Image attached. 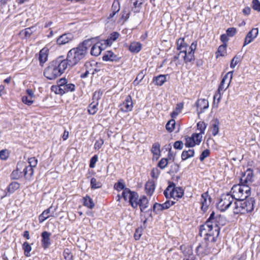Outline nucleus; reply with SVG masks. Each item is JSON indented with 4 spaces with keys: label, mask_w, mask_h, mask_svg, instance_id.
<instances>
[{
    "label": "nucleus",
    "mask_w": 260,
    "mask_h": 260,
    "mask_svg": "<svg viewBox=\"0 0 260 260\" xmlns=\"http://www.w3.org/2000/svg\"><path fill=\"white\" fill-rule=\"evenodd\" d=\"M213 212L207 221L200 226V233L205 236L202 241L196 248L198 255L203 256L213 252L215 242L219 234L220 225H223V218L220 215L215 216Z\"/></svg>",
    "instance_id": "obj_1"
},
{
    "label": "nucleus",
    "mask_w": 260,
    "mask_h": 260,
    "mask_svg": "<svg viewBox=\"0 0 260 260\" xmlns=\"http://www.w3.org/2000/svg\"><path fill=\"white\" fill-rule=\"evenodd\" d=\"M177 49L179 53L174 56V61L181 58L187 63L194 60V51L197 48V42H193L190 46H188L184 42V38H180L176 42Z\"/></svg>",
    "instance_id": "obj_2"
},
{
    "label": "nucleus",
    "mask_w": 260,
    "mask_h": 260,
    "mask_svg": "<svg viewBox=\"0 0 260 260\" xmlns=\"http://www.w3.org/2000/svg\"><path fill=\"white\" fill-rule=\"evenodd\" d=\"M90 43V40H85L77 47L72 48L68 52L66 59L68 61V66H75L85 57L87 49L91 45Z\"/></svg>",
    "instance_id": "obj_3"
},
{
    "label": "nucleus",
    "mask_w": 260,
    "mask_h": 260,
    "mask_svg": "<svg viewBox=\"0 0 260 260\" xmlns=\"http://www.w3.org/2000/svg\"><path fill=\"white\" fill-rule=\"evenodd\" d=\"M68 67V61L60 57L49 64L45 70L44 75L47 79L54 80L63 74Z\"/></svg>",
    "instance_id": "obj_4"
},
{
    "label": "nucleus",
    "mask_w": 260,
    "mask_h": 260,
    "mask_svg": "<svg viewBox=\"0 0 260 260\" xmlns=\"http://www.w3.org/2000/svg\"><path fill=\"white\" fill-rule=\"evenodd\" d=\"M250 191L249 186L241 184L234 185L229 193L234 200H237L247 198L250 195Z\"/></svg>",
    "instance_id": "obj_5"
},
{
    "label": "nucleus",
    "mask_w": 260,
    "mask_h": 260,
    "mask_svg": "<svg viewBox=\"0 0 260 260\" xmlns=\"http://www.w3.org/2000/svg\"><path fill=\"white\" fill-rule=\"evenodd\" d=\"M233 71L229 72L222 78L218 89V92L214 95V104L215 99L217 98V104L219 102L221 98V92L224 91L229 86L233 77Z\"/></svg>",
    "instance_id": "obj_6"
},
{
    "label": "nucleus",
    "mask_w": 260,
    "mask_h": 260,
    "mask_svg": "<svg viewBox=\"0 0 260 260\" xmlns=\"http://www.w3.org/2000/svg\"><path fill=\"white\" fill-rule=\"evenodd\" d=\"M164 194L167 199L172 198L178 200L184 194L183 189L179 187H175L174 183L170 184L164 191Z\"/></svg>",
    "instance_id": "obj_7"
},
{
    "label": "nucleus",
    "mask_w": 260,
    "mask_h": 260,
    "mask_svg": "<svg viewBox=\"0 0 260 260\" xmlns=\"http://www.w3.org/2000/svg\"><path fill=\"white\" fill-rule=\"evenodd\" d=\"M234 200L229 193L223 194L217 204V207L221 211H225L231 206Z\"/></svg>",
    "instance_id": "obj_8"
},
{
    "label": "nucleus",
    "mask_w": 260,
    "mask_h": 260,
    "mask_svg": "<svg viewBox=\"0 0 260 260\" xmlns=\"http://www.w3.org/2000/svg\"><path fill=\"white\" fill-rule=\"evenodd\" d=\"M253 181V171L248 169L244 172L240 179V183L244 186H249Z\"/></svg>",
    "instance_id": "obj_9"
},
{
    "label": "nucleus",
    "mask_w": 260,
    "mask_h": 260,
    "mask_svg": "<svg viewBox=\"0 0 260 260\" xmlns=\"http://www.w3.org/2000/svg\"><path fill=\"white\" fill-rule=\"evenodd\" d=\"M120 110L124 112H127L132 110L133 104L132 98L127 95L124 101L119 106Z\"/></svg>",
    "instance_id": "obj_10"
},
{
    "label": "nucleus",
    "mask_w": 260,
    "mask_h": 260,
    "mask_svg": "<svg viewBox=\"0 0 260 260\" xmlns=\"http://www.w3.org/2000/svg\"><path fill=\"white\" fill-rule=\"evenodd\" d=\"M197 111L198 114H200L207 109L209 107V102L206 99H201L198 100L196 103Z\"/></svg>",
    "instance_id": "obj_11"
},
{
    "label": "nucleus",
    "mask_w": 260,
    "mask_h": 260,
    "mask_svg": "<svg viewBox=\"0 0 260 260\" xmlns=\"http://www.w3.org/2000/svg\"><path fill=\"white\" fill-rule=\"evenodd\" d=\"M55 211V209H53L52 206H50L48 209L45 210L39 216V222H43L50 217H54Z\"/></svg>",
    "instance_id": "obj_12"
},
{
    "label": "nucleus",
    "mask_w": 260,
    "mask_h": 260,
    "mask_svg": "<svg viewBox=\"0 0 260 260\" xmlns=\"http://www.w3.org/2000/svg\"><path fill=\"white\" fill-rule=\"evenodd\" d=\"M258 34V29L257 28H253L247 34L244 42L243 47L251 43Z\"/></svg>",
    "instance_id": "obj_13"
},
{
    "label": "nucleus",
    "mask_w": 260,
    "mask_h": 260,
    "mask_svg": "<svg viewBox=\"0 0 260 260\" xmlns=\"http://www.w3.org/2000/svg\"><path fill=\"white\" fill-rule=\"evenodd\" d=\"M120 58V56L112 51H106L103 56V60L105 61L118 62Z\"/></svg>",
    "instance_id": "obj_14"
},
{
    "label": "nucleus",
    "mask_w": 260,
    "mask_h": 260,
    "mask_svg": "<svg viewBox=\"0 0 260 260\" xmlns=\"http://www.w3.org/2000/svg\"><path fill=\"white\" fill-rule=\"evenodd\" d=\"M106 48L105 44L101 41L92 46L90 53L92 55L98 56L101 54L102 51Z\"/></svg>",
    "instance_id": "obj_15"
},
{
    "label": "nucleus",
    "mask_w": 260,
    "mask_h": 260,
    "mask_svg": "<svg viewBox=\"0 0 260 260\" xmlns=\"http://www.w3.org/2000/svg\"><path fill=\"white\" fill-rule=\"evenodd\" d=\"M51 234L47 231H44L41 234V244L44 249L48 248L51 245L50 236Z\"/></svg>",
    "instance_id": "obj_16"
},
{
    "label": "nucleus",
    "mask_w": 260,
    "mask_h": 260,
    "mask_svg": "<svg viewBox=\"0 0 260 260\" xmlns=\"http://www.w3.org/2000/svg\"><path fill=\"white\" fill-rule=\"evenodd\" d=\"M235 207L233 209V212L234 214H245L246 210L244 209L243 199L241 200H237L234 203Z\"/></svg>",
    "instance_id": "obj_17"
},
{
    "label": "nucleus",
    "mask_w": 260,
    "mask_h": 260,
    "mask_svg": "<svg viewBox=\"0 0 260 260\" xmlns=\"http://www.w3.org/2000/svg\"><path fill=\"white\" fill-rule=\"evenodd\" d=\"M73 38V34L71 33L64 34L57 39V43L59 45H64L71 41Z\"/></svg>",
    "instance_id": "obj_18"
},
{
    "label": "nucleus",
    "mask_w": 260,
    "mask_h": 260,
    "mask_svg": "<svg viewBox=\"0 0 260 260\" xmlns=\"http://www.w3.org/2000/svg\"><path fill=\"white\" fill-rule=\"evenodd\" d=\"M200 202L202 204L201 209L204 212H205L207 210L211 202L210 198L209 197L207 192L202 194Z\"/></svg>",
    "instance_id": "obj_19"
},
{
    "label": "nucleus",
    "mask_w": 260,
    "mask_h": 260,
    "mask_svg": "<svg viewBox=\"0 0 260 260\" xmlns=\"http://www.w3.org/2000/svg\"><path fill=\"white\" fill-rule=\"evenodd\" d=\"M120 36V34L116 31L112 32L106 40H102L106 47L111 46Z\"/></svg>",
    "instance_id": "obj_20"
},
{
    "label": "nucleus",
    "mask_w": 260,
    "mask_h": 260,
    "mask_svg": "<svg viewBox=\"0 0 260 260\" xmlns=\"http://www.w3.org/2000/svg\"><path fill=\"white\" fill-rule=\"evenodd\" d=\"M254 203L255 201L253 198H250L245 200L243 199L244 207L246 213L251 212L253 210Z\"/></svg>",
    "instance_id": "obj_21"
},
{
    "label": "nucleus",
    "mask_w": 260,
    "mask_h": 260,
    "mask_svg": "<svg viewBox=\"0 0 260 260\" xmlns=\"http://www.w3.org/2000/svg\"><path fill=\"white\" fill-rule=\"evenodd\" d=\"M145 188L146 193L149 196H151L153 193L155 188L154 181L148 180L145 184Z\"/></svg>",
    "instance_id": "obj_22"
},
{
    "label": "nucleus",
    "mask_w": 260,
    "mask_h": 260,
    "mask_svg": "<svg viewBox=\"0 0 260 260\" xmlns=\"http://www.w3.org/2000/svg\"><path fill=\"white\" fill-rule=\"evenodd\" d=\"M184 258L183 260H195V256L194 255L192 249L190 247H187L183 251Z\"/></svg>",
    "instance_id": "obj_23"
},
{
    "label": "nucleus",
    "mask_w": 260,
    "mask_h": 260,
    "mask_svg": "<svg viewBox=\"0 0 260 260\" xmlns=\"http://www.w3.org/2000/svg\"><path fill=\"white\" fill-rule=\"evenodd\" d=\"M75 86L74 84L68 83L67 82L62 88L58 89V92L57 93L63 94L66 92L73 91L75 90Z\"/></svg>",
    "instance_id": "obj_24"
},
{
    "label": "nucleus",
    "mask_w": 260,
    "mask_h": 260,
    "mask_svg": "<svg viewBox=\"0 0 260 260\" xmlns=\"http://www.w3.org/2000/svg\"><path fill=\"white\" fill-rule=\"evenodd\" d=\"M23 172L25 179L30 180L34 175V169L27 166H25Z\"/></svg>",
    "instance_id": "obj_25"
},
{
    "label": "nucleus",
    "mask_w": 260,
    "mask_h": 260,
    "mask_svg": "<svg viewBox=\"0 0 260 260\" xmlns=\"http://www.w3.org/2000/svg\"><path fill=\"white\" fill-rule=\"evenodd\" d=\"M139 196L137 192L134 191L133 195L131 196V199L129 202L130 205L134 208H136L138 207L139 204Z\"/></svg>",
    "instance_id": "obj_26"
},
{
    "label": "nucleus",
    "mask_w": 260,
    "mask_h": 260,
    "mask_svg": "<svg viewBox=\"0 0 260 260\" xmlns=\"http://www.w3.org/2000/svg\"><path fill=\"white\" fill-rule=\"evenodd\" d=\"M194 154V151L193 149L184 150L182 151L181 154V159L182 160H185L188 158L193 157Z\"/></svg>",
    "instance_id": "obj_27"
},
{
    "label": "nucleus",
    "mask_w": 260,
    "mask_h": 260,
    "mask_svg": "<svg viewBox=\"0 0 260 260\" xmlns=\"http://www.w3.org/2000/svg\"><path fill=\"white\" fill-rule=\"evenodd\" d=\"M138 203L141 211H143L148 207V200L146 197L143 196L139 199Z\"/></svg>",
    "instance_id": "obj_28"
},
{
    "label": "nucleus",
    "mask_w": 260,
    "mask_h": 260,
    "mask_svg": "<svg viewBox=\"0 0 260 260\" xmlns=\"http://www.w3.org/2000/svg\"><path fill=\"white\" fill-rule=\"evenodd\" d=\"M46 52L47 50L45 49H43L40 51L39 60L41 66H43L47 59L48 54Z\"/></svg>",
    "instance_id": "obj_29"
},
{
    "label": "nucleus",
    "mask_w": 260,
    "mask_h": 260,
    "mask_svg": "<svg viewBox=\"0 0 260 260\" xmlns=\"http://www.w3.org/2000/svg\"><path fill=\"white\" fill-rule=\"evenodd\" d=\"M141 44L138 42L132 43L129 47V50L134 53H138L141 49Z\"/></svg>",
    "instance_id": "obj_30"
},
{
    "label": "nucleus",
    "mask_w": 260,
    "mask_h": 260,
    "mask_svg": "<svg viewBox=\"0 0 260 260\" xmlns=\"http://www.w3.org/2000/svg\"><path fill=\"white\" fill-rule=\"evenodd\" d=\"M167 76V75H160L154 78L153 81L155 82L156 85L161 86L166 81Z\"/></svg>",
    "instance_id": "obj_31"
},
{
    "label": "nucleus",
    "mask_w": 260,
    "mask_h": 260,
    "mask_svg": "<svg viewBox=\"0 0 260 260\" xmlns=\"http://www.w3.org/2000/svg\"><path fill=\"white\" fill-rule=\"evenodd\" d=\"M133 192L134 191H131L128 188H126L123 190L121 196L125 201H128L129 202Z\"/></svg>",
    "instance_id": "obj_32"
},
{
    "label": "nucleus",
    "mask_w": 260,
    "mask_h": 260,
    "mask_svg": "<svg viewBox=\"0 0 260 260\" xmlns=\"http://www.w3.org/2000/svg\"><path fill=\"white\" fill-rule=\"evenodd\" d=\"M83 205L88 208L92 209L94 207V204L92 199L89 196H86L83 198Z\"/></svg>",
    "instance_id": "obj_33"
},
{
    "label": "nucleus",
    "mask_w": 260,
    "mask_h": 260,
    "mask_svg": "<svg viewBox=\"0 0 260 260\" xmlns=\"http://www.w3.org/2000/svg\"><path fill=\"white\" fill-rule=\"evenodd\" d=\"M226 44H223L219 46L217 52H216V57L218 58L219 56H223L226 53Z\"/></svg>",
    "instance_id": "obj_34"
},
{
    "label": "nucleus",
    "mask_w": 260,
    "mask_h": 260,
    "mask_svg": "<svg viewBox=\"0 0 260 260\" xmlns=\"http://www.w3.org/2000/svg\"><path fill=\"white\" fill-rule=\"evenodd\" d=\"M22 249L24 250V254L25 256L27 257L30 256V252L31 250V247L28 242H25L23 243L22 245Z\"/></svg>",
    "instance_id": "obj_35"
},
{
    "label": "nucleus",
    "mask_w": 260,
    "mask_h": 260,
    "mask_svg": "<svg viewBox=\"0 0 260 260\" xmlns=\"http://www.w3.org/2000/svg\"><path fill=\"white\" fill-rule=\"evenodd\" d=\"M98 103H92L88 106V111L90 114L94 115L98 111Z\"/></svg>",
    "instance_id": "obj_36"
},
{
    "label": "nucleus",
    "mask_w": 260,
    "mask_h": 260,
    "mask_svg": "<svg viewBox=\"0 0 260 260\" xmlns=\"http://www.w3.org/2000/svg\"><path fill=\"white\" fill-rule=\"evenodd\" d=\"M211 131L213 136H216L219 131V122L217 120L214 121L211 125Z\"/></svg>",
    "instance_id": "obj_37"
},
{
    "label": "nucleus",
    "mask_w": 260,
    "mask_h": 260,
    "mask_svg": "<svg viewBox=\"0 0 260 260\" xmlns=\"http://www.w3.org/2000/svg\"><path fill=\"white\" fill-rule=\"evenodd\" d=\"M19 188V184L17 182H14L11 183L8 187V191L10 193L14 192L15 190Z\"/></svg>",
    "instance_id": "obj_38"
},
{
    "label": "nucleus",
    "mask_w": 260,
    "mask_h": 260,
    "mask_svg": "<svg viewBox=\"0 0 260 260\" xmlns=\"http://www.w3.org/2000/svg\"><path fill=\"white\" fill-rule=\"evenodd\" d=\"M145 75V71L144 70L141 71L137 75L136 79L134 81L133 83L134 85H138L140 82L144 78Z\"/></svg>",
    "instance_id": "obj_39"
},
{
    "label": "nucleus",
    "mask_w": 260,
    "mask_h": 260,
    "mask_svg": "<svg viewBox=\"0 0 260 260\" xmlns=\"http://www.w3.org/2000/svg\"><path fill=\"white\" fill-rule=\"evenodd\" d=\"M21 176L22 172L18 167L15 170H14L11 174V177L13 179H18Z\"/></svg>",
    "instance_id": "obj_40"
},
{
    "label": "nucleus",
    "mask_w": 260,
    "mask_h": 260,
    "mask_svg": "<svg viewBox=\"0 0 260 260\" xmlns=\"http://www.w3.org/2000/svg\"><path fill=\"white\" fill-rule=\"evenodd\" d=\"M90 184L92 189L99 188L102 186V183L99 181H97L96 179L94 178L91 179Z\"/></svg>",
    "instance_id": "obj_41"
},
{
    "label": "nucleus",
    "mask_w": 260,
    "mask_h": 260,
    "mask_svg": "<svg viewBox=\"0 0 260 260\" xmlns=\"http://www.w3.org/2000/svg\"><path fill=\"white\" fill-rule=\"evenodd\" d=\"M196 145L194 141L193 137H187L185 138V145L187 147H192Z\"/></svg>",
    "instance_id": "obj_42"
},
{
    "label": "nucleus",
    "mask_w": 260,
    "mask_h": 260,
    "mask_svg": "<svg viewBox=\"0 0 260 260\" xmlns=\"http://www.w3.org/2000/svg\"><path fill=\"white\" fill-rule=\"evenodd\" d=\"M175 125V121L174 119L169 120L166 125V129L170 132H172L174 129Z\"/></svg>",
    "instance_id": "obj_43"
},
{
    "label": "nucleus",
    "mask_w": 260,
    "mask_h": 260,
    "mask_svg": "<svg viewBox=\"0 0 260 260\" xmlns=\"http://www.w3.org/2000/svg\"><path fill=\"white\" fill-rule=\"evenodd\" d=\"M144 0H132V3L135 7V12H139V9L141 7V5L143 3Z\"/></svg>",
    "instance_id": "obj_44"
},
{
    "label": "nucleus",
    "mask_w": 260,
    "mask_h": 260,
    "mask_svg": "<svg viewBox=\"0 0 260 260\" xmlns=\"http://www.w3.org/2000/svg\"><path fill=\"white\" fill-rule=\"evenodd\" d=\"M27 162L29 164L28 166L34 169L38 164V159L35 157H30L28 158Z\"/></svg>",
    "instance_id": "obj_45"
},
{
    "label": "nucleus",
    "mask_w": 260,
    "mask_h": 260,
    "mask_svg": "<svg viewBox=\"0 0 260 260\" xmlns=\"http://www.w3.org/2000/svg\"><path fill=\"white\" fill-rule=\"evenodd\" d=\"M151 151L154 155H159L160 153V144L158 143H155L152 146Z\"/></svg>",
    "instance_id": "obj_46"
},
{
    "label": "nucleus",
    "mask_w": 260,
    "mask_h": 260,
    "mask_svg": "<svg viewBox=\"0 0 260 260\" xmlns=\"http://www.w3.org/2000/svg\"><path fill=\"white\" fill-rule=\"evenodd\" d=\"M207 125L203 121H200L197 123V128L200 131V134H204Z\"/></svg>",
    "instance_id": "obj_47"
},
{
    "label": "nucleus",
    "mask_w": 260,
    "mask_h": 260,
    "mask_svg": "<svg viewBox=\"0 0 260 260\" xmlns=\"http://www.w3.org/2000/svg\"><path fill=\"white\" fill-rule=\"evenodd\" d=\"M114 187V188L118 191L121 190H124V189L126 188L122 180H120L117 183H115Z\"/></svg>",
    "instance_id": "obj_48"
},
{
    "label": "nucleus",
    "mask_w": 260,
    "mask_h": 260,
    "mask_svg": "<svg viewBox=\"0 0 260 260\" xmlns=\"http://www.w3.org/2000/svg\"><path fill=\"white\" fill-rule=\"evenodd\" d=\"M202 134H193L192 135V137H193V140L196 145H199L201 142L202 139Z\"/></svg>",
    "instance_id": "obj_49"
},
{
    "label": "nucleus",
    "mask_w": 260,
    "mask_h": 260,
    "mask_svg": "<svg viewBox=\"0 0 260 260\" xmlns=\"http://www.w3.org/2000/svg\"><path fill=\"white\" fill-rule=\"evenodd\" d=\"M153 211L155 213H157L163 210H165L162 204L155 203L153 207Z\"/></svg>",
    "instance_id": "obj_50"
},
{
    "label": "nucleus",
    "mask_w": 260,
    "mask_h": 260,
    "mask_svg": "<svg viewBox=\"0 0 260 260\" xmlns=\"http://www.w3.org/2000/svg\"><path fill=\"white\" fill-rule=\"evenodd\" d=\"M63 255L65 260H71L73 256L69 249H66L64 250Z\"/></svg>",
    "instance_id": "obj_51"
},
{
    "label": "nucleus",
    "mask_w": 260,
    "mask_h": 260,
    "mask_svg": "<svg viewBox=\"0 0 260 260\" xmlns=\"http://www.w3.org/2000/svg\"><path fill=\"white\" fill-rule=\"evenodd\" d=\"M160 172L157 168H153L151 170L150 175L151 177L157 179L159 175Z\"/></svg>",
    "instance_id": "obj_52"
},
{
    "label": "nucleus",
    "mask_w": 260,
    "mask_h": 260,
    "mask_svg": "<svg viewBox=\"0 0 260 260\" xmlns=\"http://www.w3.org/2000/svg\"><path fill=\"white\" fill-rule=\"evenodd\" d=\"M22 101L27 105H30L33 103L32 98L27 96H23L22 98Z\"/></svg>",
    "instance_id": "obj_53"
},
{
    "label": "nucleus",
    "mask_w": 260,
    "mask_h": 260,
    "mask_svg": "<svg viewBox=\"0 0 260 260\" xmlns=\"http://www.w3.org/2000/svg\"><path fill=\"white\" fill-rule=\"evenodd\" d=\"M168 165V159L166 158H162L159 161L158 166L161 169L165 168Z\"/></svg>",
    "instance_id": "obj_54"
},
{
    "label": "nucleus",
    "mask_w": 260,
    "mask_h": 260,
    "mask_svg": "<svg viewBox=\"0 0 260 260\" xmlns=\"http://www.w3.org/2000/svg\"><path fill=\"white\" fill-rule=\"evenodd\" d=\"M98 160V157L95 155L90 160L89 167L91 168H94L95 165Z\"/></svg>",
    "instance_id": "obj_55"
},
{
    "label": "nucleus",
    "mask_w": 260,
    "mask_h": 260,
    "mask_svg": "<svg viewBox=\"0 0 260 260\" xmlns=\"http://www.w3.org/2000/svg\"><path fill=\"white\" fill-rule=\"evenodd\" d=\"M226 35L230 37H233L236 33V29L234 27H230L226 31Z\"/></svg>",
    "instance_id": "obj_56"
},
{
    "label": "nucleus",
    "mask_w": 260,
    "mask_h": 260,
    "mask_svg": "<svg viewBox=\"0 0 260 260\" xmlns=\"http://www.w3.org/2000/svg\"><path fill=\"white\" fill-rule=\"evenodd\" d=\"M9 156V153L7 150H2L0 151V158L1 159L5 160Z\"/></svg>",
    "instance_id": "obj_57"
},
{
    "label": "nucleus",
    "mask_w": 260,
    "mask_h": 260,
    "mask_svg": "<svg viewBox=\"0 0 260 260\" xmlns=\"http://www.w3.org/2000/svg\"><path fill=\"white\" fill-rule=\"evenodd\" d=\"M103 144L104 140L102 139H100L98 140L94 144V149L97 150L100 149L101 148L102 146L103 145Z\"/></svg>",
    "instance_id": "obj_58"
},
{
    "label": "nucleus",
    "mask_w": 260,
    "mask_h": 260,
    "mask_svg": "<svg viewBox=\"0 0 260 260\" xmlns=\"http://www.w3.org/2000/svg\"><path fill=\"white\" fill-rule=\"evenodd\" d=\"M175 203L174 201L168 200L164 203L162 204L164 209L169 208L171 206L173 205Z\"/></svg>",
    "instance_id": "obj_59"
},
{
    "label": "nucleus",
    "mask_w": 260,
    "mask_h": 260,
    "mask_svg": "<svg viewBox=\"0 0 260 260\" xmlns=\"http://www.w3.org/2000/svg\"><path fill=\"white\" fill-rule=\"evenodd\" d=\"M253 8L254 10L260 11V2L258 0H253L252 1Z\"/></svg>",
    "instance_id": "obj_60"
},
{
    "label": "nucleus",
    "mask_w": 260,
    "mask_h": 260,
    "mask_svg": "<svg viewBox=\"0 0 260 260\" xmlns=\"http://www.w3.org/2000/svg\"><path fill=\"white\" fill-rule=\"evenodd\" d=\"M210 154V151L208 149L204 150L201 153L200 159L201 161H203L205 159L206 157L209 156Z\"/></svg>",
    "instance_id": "obj_61"
},
{
    "label": "nucleus",
    "mask_w": 260,
    "mask_h": 260,
    "mask_svg": "<svg viewBox=\"0 0 260 260\" xmlns=\"http://www.w3.org/2000/svg\"><path fill=\"white\" fill-rule=\"evenodd\" d=\"M173 146L175 149L181 150L183 147V143L181 141H177L174 143Z\"/></svg>",
    "instance_id": "obj_62"
},
{
    "label": "nucleus",
    "mask_w": 260,
    "mask_h": 260,
    "mask_svg": "<svg viewBox=\"0 0 260 260\" xmlns=\"http://www.w3.org/2000/svg\"><path fill=\"white\" fill-rule=\"evenodd\" d=\"M239 61V57L235 56L231 60L230 67L231 68H234Z\"/></svg>",
    "instance_id": "obj_63"
},
{
    "label": "nucleus",
    "mask_w": 260,
    "mask_h": 260,
    "mask_svg": "<svg viewBox=\"0 0 260 260\" xmlns=\"http://www.w3.org/2000/svg\"><path fill=\"white\" fill-rule=\"evenodd\" d=\"M67 82H68L66 79H60L58 81V89L62 88V87H63Z\"/></svg>",
    "instance_id": "obj_64"
}]
</instances>
